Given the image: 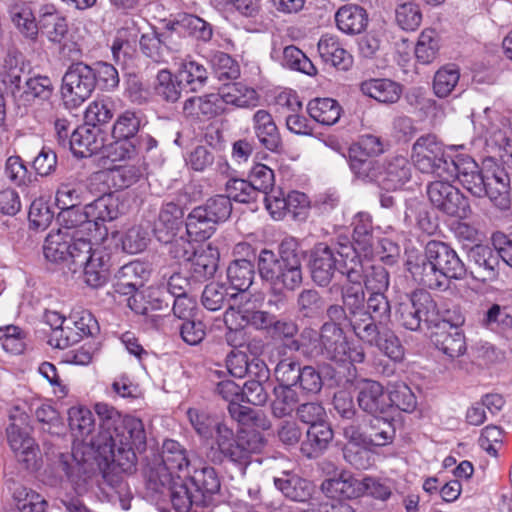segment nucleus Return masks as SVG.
<instances>
[{
	"label": "nucleus",
	"instance_id": "9d476101",
	"mask_svg": "<svg viewBox=\"0 0 512 512\" xmlns=\"http://www.w3.org/2000/svg\"><path fill=\"white\" fill-rule=\"evenodd\" d=\"M141 123L140 112L134 110H125L117 116L111 129L114 142L111 144L110 156L113 161L129 160L137 156Z\"/></svg>",
	"mask_w": 512,
	"mask_h": 512
},
{
	"label": "nucleus",
	"instance_id": "ea45409f",
	"mask_svg": "<svg viewBox=\"0 0 512 512\" xmlns=\"http://www.w3.org/2000/svg\"><path fill=\"white\" fill-rule=\"evenodd\" d=\"M366 436L369 446L382 447L393 442L395 427L392 418L372 416L366 423Z\"/></svg>",
	"mask_w": 512,
	"mask_h": 512
},
{
	"label": "nucleus",
	"instance_id": "c9c22d12",
	"mask_svg": "<svg viewBox=\"0 0 512 512\" xmlns=\"http://www.w3.org/2000/svg\"><path fill=\"white\" fill-rule=\"evenodd\" d=\"M337 27L346 34H359L368 25L367 11L356 4H346L340 7L335 14Z\"/></svg>",
	"mask_w": 512,
	"mask_h": 512
},
{
	"label": "nucleus",
	"instance_id": "ddd939ff",
	"mask_svg": "<svg viewBox=\"0 0 512 512\" xmlns=\"http://www.w3.org/2000/svg\"><path fill=\"white\" fill-rule=\"evenodd\" d=\"M93 69L83 61L72 62L63 76L62 95L76 107L87 100L95 90Z\"/></svg>",
	"mask_w": 512,
	"mask_h": 512
},
{
	"label": "nucleus",
	"instance_id": "bf43d9fd",
	"mask_svg": "<svg viewBox=\"0 0 512 512\" xmlns=\"http://www.w3.org/2000/svg\"><path fill=\"white\" fill-rule=\"evenodd\" d=\"M198 207L216 224V226L226 222L230 218L233 208L229 197L223 194H217L208 198Z\"/></svg>",
	"mask_w": 512,
	"mask_h": 512
},
{
	"label": "nucleus",
	"instance_id": "de8ad7c7",
	"mask_svg": "<svg viewBox=\"0 0 512 512\" xmlns=\"http://www.w3.org/2000/svg\"><path fill=\"white\" fill-rule=\"evenodd\" d=\"M81 268L88 286L99 288L106 284L109 277V261L107 255L101 251H94L91 259H86Z\"/></svg>",
	"mask_w": 512,
	"mask_h": 512
},
{
	"label": "nucleus",
	"instance_id": "f03ea898",
	"mask_svg": "<svg viewBox=\"0 0 512 512\" xmlns=\"http://www.w3.org/2000/svg\"><path fill=\"white\" fill-rule=\"evenodd\" d=\"M406 266L419 285L433 290H446L451 280L467 276V266L455 249L438 240L427 242L423 254L410 256Z\"/></svg>",
	"mask_w": 512,
	"mask_h": 512
},
{
	"label": "nucleus",
	"instance_id": "7c9ffc66",
	"mask_svg": "<svg viewBox=\"0 0 512 512\" xmlns=\"http://www.w3.org/2000/svg\"><path fill=\"white\" fill-rule=\"evenodd\" d=\"M318 52L325 63L339 70L347 71L352 66L351 54L344 49L336 36L323 35L318 42Z\"/></svg>",
	"mask_w": 512,
	"mask_h": 512
},
{
	"label": "nucleus",
	"instance_id": "4d7b16f0",
	"mask_svg": "<svg viewBox=\"0 0 512 512\" xmlns=\"http://www.w3.org/2000/svg\"><path fill=\"white\" fill-rule=\"evenodd\" d=\"M184 88L180 84L177 75L167 69H162L158 72L156 77V83L154 86V92L161 100L168 103H175L179 100Z\"/></svg>",
	"mask_w": 512,
	"mask_h": 512
},
{
	"label": "nucleus",
	"instance_id": "b1692460",
	"mask_svg": "<svg viewBox=\"0 0 512 512\" xmlns=\"http://www.w3.org/2000/svg\"><path fill=\"white\" fill-rule=\"evenodd\" d=\"M150 276L147 266L140 261H132L118 269L115 274V291L122 295L136 293Z\"/></svg>",
	"mask_w": 512,
	"mask_h": 512
},
{
	"label": "nucleus",
	"instance_id": "3c124183",
	"mask_svg": "<svg viewBox=\"0 0 512 512\" xmlns=\"http://www.w3.org/2000/svg\"><path fill=\"white\" fill-rule=\"evenodd\" d=\"M220 96L223 99V105H233L237 108H254L259 102L257 91L240 82L227 85Z\"/></svg>",
	"mask_w": 512,
	"mask_h": 512
},
{
	"label": "nucleus",
	"instance_id": "72a5a7b5",
	"mask_svg": "<svg viewBox=\"0 0 512 512\" xmlns=\"http://www.w3.org/2000/svg\"><path fill=\"white\" fill-rule=\"evenodd\" d=\"M158 460L163 461L174 474L187 471V474L196 465V461L191 459L188 451L177 441L167 439L162 446L160 455H154Z\"/></svg>",
	"mask_w": 512,
	"mask_h": 512
},
{
	"label": "nucleus",
	"instance_id": "774afa93",
	"mask_svg": "<svg viewBox=\"0 0 512 512\" xmlns=\"http://www.w3.org/2000/svg\"><path fill=\"white\" fill-rule=\"evenodd\" d=\"M362 284L370 293H385L390 284L389 272L381 265L364 268L362 265Z\"/></svg>",
	"mask_w": 512,
	"mask_h": 512
},
{
	"label": "nucleus",
	"instance_id": "58836bf2",
	"mask_svg": "<svg viewBox=\"0 0 512 512\" xmlns=\"http://www.w3.org/2000/svg\"><path fill=\"white\" fill-rule=\"evenodd\" d=\"M176 75L185 92H198L208 81L207 69L195 60H184Z\"/></svg>",
	"mask_w": 512,
	"mask_h": 512
},
{
	"label": "nucleus",
	"instance_id": "13d9d810",
	"mask_svg": "<svg viewBox=\"0 0 512 512\" xmlns=\"http://www.w3.org/2000/svg\"><path fill=\"white\" fill-rule=\"evenodd\" d=\"M93 413L85 407H71L68 410V423L76 438L85 439L94 429Z\"/></svg>",
	"mask_w": 512,
	"mask_h": 512
},
{
	"label": "nucleus",
	"instance_id": "a19ab883",
	"mask_svg": "<svg viewBox=\"0 0 512 512\" xmlns=\"http://www.w3.org/2000/svg\"><path fill=\"white\" fill-rule=\"evenodd\" d=\"M219 253L216 249L208 246L195 252L189 260V271L193 278L203 281L214 276L218 267Z\"/></svg>",
	"mask_w": 512,
	"mask_h": 512
},
{
	"label": "nucleus",
	"instance_id": "f257e3e1",
	"mask_svg": "<svg viewBox=\"0 0 512 512\" xmlns=\"http://www.w3.org/2000/svg\"><path fill=\"white\" fill-rule=\"evenodd\" d=\"M99 433L90 444L74 445L71 453L60 454L59 465L77 488L101 470L103 483L117 495L123 510L130 509L132 494L128 483L118 472L132 473L136 469V451L146 448V433L142 421L122 416L114 407L97 403Z\"/></svg>",
	"mask_w": 512,
	"mask_h": 512
},
{
	"label": "nucleus",
	"instance_id": "5701e85b",
	"mask_svg": "<svg viewBox=\"0 0 512 512\" xmlns=\"http://www.w3.org/2000/svg\"><path fill=\"white\" fill-rule=\"evenodd\" d=\"M379 186L385 190L402 188L412 177V165L402 155H394L382 163Z\"/></svg>",
	"mask_w": 512,
	"mask_h": 512
},
{
	"label": "nucleus",
	"instance_id": "39448f33",
	"mask_svg": "<svg viewBox=\"0 0 512 512\" xmlns=\"http://www.w3.org/2000/svg\"><path fill=\"white\" fill-rule=\"evenodd\" d=\"M302 258L299 242L286 237L279 244L277 254L268 249L260 251L257 257L259 275L269 287L293 292L303 283Z\"/></svg>",
	"mask_w": 512,
	"mask_h": 512
},
{
	"label": "nucleus",
	"instance_id": "a878e982",
	"mask_svg": "<svg viewBox=\"0 0 512 512\" xmlns=\"http://www.w3.org/2000/svg\"><path fill=\"white\" fill-rule=\"evenodd\" d=\"M362 271L360 272V274ZM347 284L341 286V299L342 305L352 317V322L356 324V329L360 330L363 323L362 317L365 316V291L362 286V276L360 275L358 281H352L346 278Z\"/></svg>",
	"mask_w": 512,
	"mask_h": 512
},
{
	"label": "nucleus",
	"instance_id": "09e8293b",
	"mask_svg": "<svg viewBox=\"0 0 512 512\" xmlns=\"http://www.w3.org/2000/svg\"><path fill=\"white\" fill-rule=\"evenodd\" d=\"M321 332V358L336 362L343 359L347 337L345 331L335 330L332 327H320Z\"/></svg>",
	"mask_w": 512,
	"mask_h": 512
},
{
	"label": "nucleus",
	"instance_id": "f8f14e48",
	"mask_svg": "<svg viewBox=\"0 0 512 512\" xmlns=\"http://www.w3.org/2000/svg\"><path fill=\"white\" fill-rule=\"evenodd\" d=\"M453 179H442L427 186V195L431 204L442 213L458 218H466L471 212L468 199L453 186Z\"/></svg>",
	"mask_w": 512,
	"mask_h": 512
},
{
	"label": "nucleus",
	"instance_id": "6e6552de",
	"mask_svg": "<svg viewBox=\"0 0 512 512\" xmlns=\"http://www.w3.org/2000/svg\"><path fill=\"white\" fill-rule=\"evenodd\" d=\"M411 159L421 173L447 179L454 171L455 157L445 152L435 135L420 136L412 145Z\"/></svg>",
	"mask_w": 512,
	"mask_h": 512
},
{
	"label": "nucleus",
	"instance_id": "680f3d73",
	"mask_svg": "<svg viewBox=\"0 0 512 512\" xmlns=\"http://www.w3.org/2000/svg\"><path fill=\"white\" fill-rule=\"evenodd\" d=\"M45 322L52 328L53 333L49 343L58 349H65L71 344L78 342L76 337H72L63 327L66 319L56 311H46L44 314Z\"/></svg>",
	"mask_w": 512,
	"mask_h": 512
},
{
	"label": "nucleus",
	"instance_id": "79ce46f5",
	"mask_svg": "<svg viewBox=\"0 0 512 512\" xmlns=\"http://www.w3.org/2000/svg\"><path fill=\"white\" fill-rule=\"evenodd\" d=\"M273 396L270 404L271 414L278 419L292 416L300 402L297 388L276 386L273 389Z\"/></svg>",
	"mask_w": 512,
	"mask_h": 512
},
{
	"label": "nucleus",
	"instance_id": "4c0bfd02",
	"mask_svg": "<svg viewBox=\"0 0 512 512\" xmlns=\"http://www.w3.org/2000/svg\"><path fill=\"white\" fill-rule=\"evenodd\" d=\"M321 332L312 327H304L298 338L289 341L286 347L294 352L300 353L306 359L321 358Z\"/></svg>",
	"mask_w": 512,
	"mask_h": 512
},
{
	"label": "nucleus",
	"instance_id": "603ef678",
	"mask_svg": "<svg viewBox=\"0 0 512 512\" xmlns=\"http://www.w3.org/2000/svg\"><path fill=\"white\" fill-rule=\"evenodd\" d=\"M326 302L320 292L314 288L301 290L296 298V311L305 319H316L323 315Z\"/></svg>",
	"mask_w": 512,
	"mask_h": 512
},
{
	"label": "nucleus",
	"instance_id": "052dcab7",
	"mask_svg": "<svg viewBox=\"0 0 512 512\" xmlns=\"http://www.w3.org/2000/svg\"><path fill=\"white\" fill-rule=\"evenodd\" d=\"M225 192V196L229 197L231 203L235 201L242 204H250L256 202L259 197L249 179H228L225 183Z\"/></svg>",
	"mask_w": 512,
	"mask_h": 512
},
{
	"label": "nucleus",
	"instance_id": "4468645a",
	"mask_svg": "<svg viewBox=\"0 0 512 512\" xmlns=\"http://www.w3.org/2000/svg\"><path fill=\"white\" fill-rule=\"evenodd\" d=\"M342 265L343 261L328 243L319 242L309 251L308 267L311 278L318 287L328 286L336 272L347 278V273L342 269Z\"/></svg>",
	"mask_w": 512,
	"mask_h": 512
},
{
	"label": "nucleus",
	"instance_id": "c756f323",
	"mask_svg": "<svg viewBox=\"0 0 512 512\" xmlns=\"http://www.w3.org/2000/svg\"><path fill=\"white\" fill-rule=\"evenodd\" d=\"M360 91L374 100L384 103H396L402 94V86L388 78H370L360 83Z\"/></svg>",
	"mask_w": 512,
	"mask_h": 512
},
{
	"label": "nucleus",
	"instance_id": "393cba45",
	"mask_svg": "<svg viewBox=\"0 0 512 512\" xmlns=\"http://www.w3.org/2000/svg\"><path fill=\"white\" fill-rule=\"evenodd\" d=\"M147 489L170 496L172 501V494L176 485H179L178 476L163 464V461L158 460L155 456L150 460L144 470Z\"/></svg>",
	"mask_w": 512,
	"mask_h": 512
},
{
	"label": "nucleus",
	"instance_id": "4be33fe9",
	"mask_svg": "<svg viewBox=\"0 0 512 512\" xmlns=\"http://www.w3.org/2000/svg\"><path fill=\"white\" fill-rule=\"evenodd\" d=\"M253 132L265 149L279 153L283 148L279 129L272 115L264 109L257 110L252 117Z\"/></svg>",
	"mask_w": 512,
	"mask_h": 512
},
{
	"label": "nucleus",
	"instance_id": "864d4df0",
	"mask_svg": "<svg viewBox=\"0 0 512 512\" xmlns=\"http://www.w3.org/2000/svg\"><path fill=\"white\" fill-rule=\"evenodd\" d=\"M116 111V100L108 95L96 97L86 108L85 121L100 127L109 123Z\"/></svg>",
	"mask_w": 512,
	"mask_h": 512
},
{
	"label": "nucleus",
	"instance_id": "f3484780",
	"mask_svg": "<svg viewBox=\"0 0 512 512\" xmlns=\"http://www.w3.org/2000/svg\"><path fill=\"white\" fill-rule=\"evenodd\" d=\"M364 324L360 326V334L368 337L376 328L386 325L391 318V305L385 293H370L366 299Z\"/></svg>",
	"mask_w": 512,
	"mask_h": 512
},
{
	"label": "nucleus",
	"instance_id": "a18cd8bd",
	"mask_svg": "<svg viewBox=\"0 0 512 512\" xmlns=\"http://www.w3.org/2000/svg\"><path fill=\"white\" fill-rule=\"evenodd\" d=\"M9 15L16 28L25 37L34 39L38 34V22L29 3L17 1L9 6Z\"/></svg>",
	"mask_w": 512,
	"mask_h": 512
},
{
	"label": "nucleus",
	"instance_id": "c85d7f7f",
	"mask_svg": "<svg viewBox=\"0 0 512 512\" xmlns=\"http://www.w3.org/2000/svg\"><path fill=\"white\" fill-rule=\"evenodd\" d=\"M321 489L330 498L355 499L362 496L361 480L348 471L324 480Z\"/></svg>",
	"mask_w": 512,
	"mask_h": 512
},
{
	"label": "nucleus",
	"instance_id": "5fc2aeb1",
	"mask_svg": "<svg viewBox=\"0 0 512 512\" xmlns=\"http://www.w3.org/2000/svg\"><path fill=\"white\" fill-rule=\"evenodd\" d=\"M167 38L166 33H158L155 30L143 33L139 40L140 51L153 62L163 63L169 52L166 44Z\"/></svg>",
	"mask_w": 512,
	"mask_h": 512
},
{
	"label": "nucleus",
	"instance_id": "37998d69",
	"mask_svg": "<svg viewBox=\"0 0 512 512\" xmlns=\"http://www.w3.org/2000/svg\"><path fill=\"white\" fill-rule=\"evenodd\" d=\"M353 241L365 255L372 253L375 245L372 217L367 212H358L352 220Z\"/></svg>",
	"mask_w": 512,
	"mask_h": 512
},
{
	"label": "nucleus",
	"instance_id": "6ab92c4d",
	"mask_svg": "<svg viewBox=\"0 0 512 512\" xmlns=\"http://www.w3.org/2000/svg\"><path fill=\"white\" fill-rule=\"evenodd\" d=\"M470 263L474 270L471 274L480 281H491L496 278L499 266V254L496 248L489 245L477 244L468 252Z\"/></svg>",
	"mask_w": 512,
	"mask_h": 512
},
{
	"label": "nucleus",
	"instance_id": "0eeeda50",
	"mask_svg": "<svg viewBox=\"0 0 512 512\" xmlns=\"http://www.w3.org/2000/svg\"><path fill=\"white\" fill-rule=\"evenodd\" d=\"M214 434L216 445L225 452L229 461L239 467L243 474L251 463L252 456L260 453L266 444L261 433L255 430H242L235 435L232 427L220 420L214 429Z\"/></svg>",
	"mask_w": 512,
	"mask_h": 512
},
{
	"label": "nucleus",
	"instance_id": "0e129e2a",
	"mask_svg": "<svg viewBox=\"0 0 512 512\" xmlns=\"http://www.w3.org/2000/svg\"><path fill=\"white\" fill-rule=\"evenodd\" d=\"M69 239L59 229L56 233H49L43 245L45 258L54 263L69 260Z\"/></svg>",
	"mask_w": 512,
	"mask_h": 512
},
{
	"label": "nucleus",
	"instance_id": "aec40b11",
	"mask_svg": "<svg viewBox=\"0 0 512 512\" xmlns=\"http://www.w3.org/2000/svg\"><path fill=\"white\" fill-rule=\"evenodd\" d=\"M184 208L174 201L162 204L153 232L159 242H169L176 236L184 221Z\"/></svg>",
	"mask_w": 512,
	"mask_h": 512
},
{
	"label": "nucleus",
	"instance_id": "9b49d317",
	"mask_svg": "<svg viewBox=\"0 0 512 512\" xmlns=\"http://www.w3.org/2000/svg\"><path fill=\"white\" fill-rule=\"evenodd\" d=\"M10 421L6 428L7 441L17 461L27 470L38 469L40 449L30 435L28 416L24 413L11 415Z\"/></svg>",
	"mask_w": 512,
	"mask_h": 512
},
{
	"label": "nucleus",
	"instance_id": "423d86ee",
	"mask_svg": "<svg viewBox=\"0 0 512 512\" xmlns=\"http://www.w3.org/2000/svg\"><path fill=\"white\" fill-rule=\"evenodd\" d=\"M119 215V199L108 193L83 208L75 206L61 210L58 221L64 229H76V235L92 236L98 241L108 235L106 222L117 219Z\"/></svg>",
	"mask_w": 512,
	"mask_h": 512
},
{
	"label": "nucleus",
	"instance_id": "7ed1b4c3",
	"mask_svg": "<svg viewBox=\"0 0 512 512\" xmlns=\"http://www.w3.org/2000/svg\"><path fill=\"white\" fill-rule=\"evenodd\" d=\"M447 179H458L474 197H488L499 210L511 207V188L508 174L500 167L483 169L467 155L455 156L454 171Z\"/></svg>",
	"mask_w": 512,
	"mask_h": 512
},
{
	"label": "nucleus",
	"instance_id": "412c9836",
	"mask_svg": "<svg viewBox=\"0 0 512 512\" xmlns=\"http://www.w3.org/2000/svg\"><path fill=\"white\" fill-rule=\"evenodd\" d=\"M224 112L223 99L220 94L210 93L192 96L183 103V114L193 121H207Z\"/></svg>",
	"mask_w": 512,
	"mask_h": 512
},
{
	"label": "nucleus",
	"instance_id": "a211bd4d",
	"mask_svg": "<svg viewBox=\"0 0 512 512\" xmlns=\"http://www.w3.org/2000/svg\"><path fill=\"white\" fill-rule=\"evenodd\" d=\"M359 408L371 416L386 414L390 410L388 393L382 384L374 380H364L358 389Z\"/></svg>",
	"mask_w": 512,
	"mask_h": 512
},
{
	"label": "nucleus",
	"instance_id": "1a4fd4ad",
	"mask_svg": "<svg viewBox=\"0 0 512 512\" xmlns=\"http://www.w3.org/2000/svg\"><path fill=\"white\" fill-rule=\"evenodd\" d=\"M396 320L410 331H420L422 323L428 327L438 324L439 309L432 295L425 290L412 292L405 301L397 305Z\"/></svg>",
	"mask_w": 512,
	"mask_h": 512
},
{
	"label": "nucleus",
	"instance_id": "69168bd1",
	"mask_svg": "<svg viewBox=\"0 0 512 512\" xmlns=\"http://www.w3.org/2000/svg\"><path fill=\"white\" fill-rule=\"evenodd\" d=\"M460 79L459 68L453 64L440 68L434 76L433 90L437 97L445 98L456 88Z\"/></svg>",
	"mask_w": 512,
	"mask_h": 512
},
{
	"label": "nucleus",
	"instance_id": "338daca9",
	"mask_svg": "<svg viewBox=\"0 0 512 512\" xmlns=\"http://www.w3.org/2000/svg\"><path fill=\"white\" fill-rule=\"evenodd\" d=\"M302 365L294 356L282 358L274 368V376L278 386L297 388Z\"/></svg>",
	"mask_w": 512,
	"mask_h": 512
},
{
	"label": "nucleus",
	"instance_id": "e2e57ef3",
	"mask_svg": "<svg viewBox=\"0 0 512 512\" xmlns=\"http://www.w3.org/2000/svg\"><path fill=\"white\" fill-rule=\"evenodd\" d=\"M481 324L496 333H506L512 330V315L508 308L492 304L485 312Z\"/></svg>",
	"mask_w": 512,
	"mask_h": 512
},
{
	"label": "nucleus",
	"instance_id": "f704fd0d",
	"mask_svg": "<svg viewBox=\"0 0 512 512\" xmlns=\"http://www.w3.org/2000/svg\"><path fill=\"white\" fill-rule=\"evenodd\" d=\"M355 243L347 236H339L335 242H331L335 254L343 261L342 269L347 273V278L358 281L362 269V260L358 254Z\"/></svg>",
	"mask_w": 512,
	"mask_h": 512
},
{
	"label": "nucleus",
	"instance_id": "8fccbe9b",
	"mask_svg": "<svg viewBox=\"0 0 512 512\" xmlns=\"http://www.w3.org/2000/svg\"><path fill=\"white\" fill-rule=\"evenodd\" d=\"M47 36L53 43H61L68 33V24L64 17L59 15L53 6L46 7L40 15L38 30Z\"/></svg>",
	"mask_w": 512,
	"mask_h": 512
},
{
	"label": "nucleus",
	"instance_id": "2eb2a0df",
	"mask_svg": "<svg viewBox=\"0 0 512 512\" xmlns=\"http://www.w3.org/2000/svg\"><path fill=\"white\" fill-rule=\"evenodd\" d=\"M104 144L105 132L100 127L86 121L73 130L69 140L70 149L78 158H87L97 154Z\"/></svg>",
	"mask_w": 512,
	"mask_h": 512
},
{
	"label": "nucleus",
	"instance_id": "20e7f679",
	"mask_svg": "<svg viewBox=\"0 0 512 512\" xmlns=\"http://www.w3.org/2000/svg\"><path fill=\"white\" fill-rule=\"evenodd\" d=\"M176 485L172 506L176 512H213L219 503L221 480L215 468L207 464L193 466Z\"/></svg>",
	"mask_w": 512,
	"mask_h": 512
},
{
	"label": "nucleus",
	"instance_id": "e433bc0d",
	"mask_svg": "<svg viewBox=\"0 0 512 512\" xmlns=\"http://www.w3.org/2000/svg\"><path fill=\"white\" fill-rule=\"evenodd\" d=\"M255 277V266L251 260L236 259L232 261L227 268V279L230 288L234 293H238V297H242V293L247 291L253 283Z\"/></svg>",
	"mask_w": 512,
	"mask_h": 512
},
{
	"label": "nucleus",
	"instance_id": "6e6d98bb",
	"mask_svg": "<svg viewBox=\"0 0 512 512\" xmlns=\"http://www.w3.org/2000/svg\"><path fill=\"white\" fill-rule=\"evenodd\" d=\"M187 235L194 241L209 239L216 230V224L197 206L188 214L185 221Z\"/></svg>",
	"mask_w": 512,
	"mask_h": 512
},
{
	"label": "nucleus",
	"instance_id": "bb28decb",
	"mask_svg": "<svg viewBox=\"0 0 512 512\" xmlns=\"http://www.w3.org/2000/svg\"><path fill=\"white\" fill-rule=\"evenodd\" d=\"M333 437L334 432L326 421L309 426L301 442V453L309 459L318 458L328 449Z\"/></svg>",
	"mask_w": 512,
	"mask_h": 512
},
{
	"label": "nucleus",
	"instance_id": "cd10ccee",
	"mask_svg": "<svg viewBox=\"0 0 512 512\" xmlns=\"http://www.w3.org/2000/svg\"><path fill=\"white\" fill-rule=\"evenodd\" d=\"M275 487L288 499L295 502H307L314 492V485L299 475L284 471L274 478Z\"/></svg>",
	"mask_w": 512,
	"mask_h": 512
},
{
	"label": "nucleus",
	"instance_id": "2f4dec72",
	"mask_svg": "<svg viewBox=\"0 0 512 512\" xmlns=\"http://www.w3.org/2000/svg\"><path fill=\"white\" fill-rule=\"evenodd\" d=\"M349 168L354 177L363 183H374L379 186L382 163L373 157H368L361 152L347 153Z\"/></svg>",
	"mask_w": 512,
	"mask_h": 512
},
{
	"label": "nucleus",
	"instance_id": "c03bdc74",
	"mask_svg": "<svg viewBox=\"0 0 512 512\" xmlns=\"http://www.w3.org/2000/svg\"><path fill=\"white\" fill-rule=\"evenodd\" d=\"M307 112L317 123L331 126L340 119L342 107L332 98H315L309 101Z\"/></svg>",
	"mask_w": 512,
	"mask_h": 512
},
{
	"label": "nucleus",
	"instance_id": "dca6fc26",
	"mask_svg": "<svg viewBox=\"0 0 512 512\" xmlns=\"http://www.w3.org/2000/svg\"><path fill=\"white\" fill-rule=\"evenodd\" d=\"M436 330L431 335V341L435 348L454 359L463 355L466 351L465 336L462 330L439 317L438 324L433 325Z\"/></svg>",
	"mask_w": 512,
	"mask_h": 512
},
{
	"label": "nucleus",
	"instance_id": "49530a36",
	"mask_svg": "<svg viewBox=\"0 0 512 512\" xmlns=\"http://www.w3.org/2000/svg\"><path fill=\"white\" fill-rule=\"evenodd\" d=\"M238 298V293H230L229 287L225 284L212 282L205 286L202 295L201 302L202 305L210 311H218L224 307L225 304H228L227 310H233L234 304H231V301H236ZM228 313V311H226Z\"/></svg>",
	"mask_w": 512,
	"mask_h": 512
},
{
	"label": "nucleus",
	"instance_id": "473e14b6",
	"mask_svg": "<svg viewBox=\"0 0 512 512\" xmlns=\"http://www.w3.org/2000/svg\"><path fill=\"white\" fill-rule=\"evenodd\" d=\"M359 339L370 346L377 347L394 362H401L404 358V347L395 333L388 328H376L374 333L368 334V337L361 333Z\"/></svg>",
	"mask_w": 512,
	"mask_h": 512
}]
</instances>
